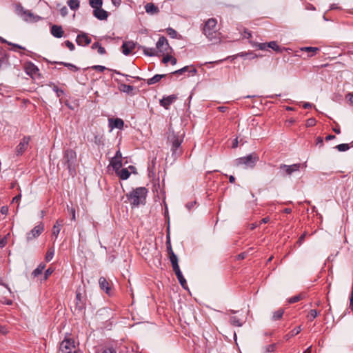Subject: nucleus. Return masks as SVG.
<instances>
[{"label":"nucleus","mask_w":353,"mask_h":353,"mask_svg":"<svg viewBox=\"0 0 353 353\" xmlns=\"http://www.w3.org/2000/svg\"><path fill=\"white\" fill-rule=\"evenodd\" d=\"M307 235V232H304L298 239L296 243L299 244V245H301L303 243V242L305 240V238Z\"/></svg>","instance_id":"obj_53"},{"label":"nucleus","mask_w":353,"mask_h":353,"mask_svg":"<svg viewBox=\"0 0 353 353\" xmlns=\"http://www.w3.org/2000/svg\"><path fill=\"white\" fill-rule=\"evenodd\" d=\"M53 90L56 92L57 97H59L61 94H63V90L61 89H59L57 86L54 85L53 86Z\"/></svg>","instance_id":"obj_49"},{"label":"nucleus","mask_w":353,"mask_h":353,"mask_svg":"<svg viewBox=\"0 0 353 353\" xmlns=\"http://www.w3.org/2000/svg\"><path fill=\"white\" fill-rule=\"evenodd\" d=\"M156 49H157V52L159 51V52H161L162 54H165V53L168 54V50L170 49V47L168 42V40L166 39V38L165 37H163V36L160 37V38L159 39V41L157 42Z\"/></svg>","instance_id":"obj_10"},{"label":"nucleus","mask_w":353,"mask_h":353,"mask_svg":"<svg viewBox=\"0 0 353 353\" xmlns=\"http://www.w3.org/2000/svg\"><path fill=\"white\" fill-rule=\"evenodd\" d=\"M110 164L116 172H117L122 166V161L121 159H116L115 158H112Z\"/></svg>","instance_id":"obj_26"},{"label":"nucleus","mask_w":353,"mask_h":353,"mask_svg":"<svg viewBox=\"0 0 353 353\" xmlns=\"http://www.w3.org/2000/svg\"><path fill=\"white\" fill-rule=\"evenodd\" d=\"M56 63H58V64L63 65L64 66L68 67L71 70H73V71H78L79 70V68L76 65H73L72 63H65V62H56Z\"/></svg>","instance_id":"obj_42"},{"label":"nucleus","mask_w":353,"mask_h":353,"mask_svg":"<svg viewBox=\"0 0 353 353\" xmlns=\"http://www.w3.org/2000/svg\"><path fill=\"white\" fill-rule=\"evenodd\" d=\"M345 99L350 105H353V93H347L345 96Z\"/></svg>","instance_id":"obj_50"},{"label":"nucleus","mask_w":353,"mask_h":353,"mask_svg":"<svg viewBox=\"0 0 353 353\" xmlns=\"http://www.w3.org/2000/svg\"><path fill=\"white\" fill-rule=\"evenodd\" d=\"M15 12L23 20L27 22H36L41 18L39 16L34 15L28 10H26L21 3L15 5Z\"/></svg>","instance_id":"obj_5"},{"label":"nucleus","mask_w":353,"mask_h":353,"mask_svg":"<svg viewBox=\"0 0 353 353\" xmlns=\"http://www.w3.org/2000/svg\"><path fill=\"white\" fill-rule=\"evenodd\" d=\"M76 42L79 46H87L91 43V39L86 33L82 32L77 35Z\"/></svg>","instance_id":"obj_14"},{"label":"nucleus","mask_w":353,"mask_h":353,"mask_svg":"<svg viewBox=\"0 0 353 353\" xmlns=\"http://www.w3.org/2000/svg\"><path fill=\"white\" fill-rule=\"evenodd\" d=\"M46 265L43 263H40L39 266L32 272V275L34 277H37L40 275L43 270L45 269Z\"/></svg>","instance_id":"obj_30"},{"label":"nucleus","mask_w":353,"mask_h":353,"mask_svg":"<svg viewBox=\"0 0 353 353\" xmlns=\"http://www.w3.org/2000/svg\"><path fill=\"white\" fill-rule=\"evenodd\" d=\"M316 144L320 145V146H322L323 145V139L321 137H318L316 138Z\"/></svg>","instance_id":"obj_63"},{"label":"nucleus","mask_w":353,"mask_h":353,"mask_svg":"<svg viewBox=\"0 0 353 353\" xmlns=\"http://www.w3.org/2000/svg\"><path fill=\"white\" fill-rule=\"evenodd\" d=\"M300 168L299 163H295L290 165H288L285 164H281L279 166L281 174L283 176L287 175H291L293 172L296 171H299Z\"/></svg>","instance_id":"obj_9"},{"label":"nucleus","mask_w":353,"mask_h":353,"mask_svg":"<svg viewBox=\"0 0 353 353\" xmlns=\"http://www.w3.org/2000/svg\"><path fill=\"white\" fill-rule=\"evenodd\" d=\"M60 12H61V14L63 17H65L68 14V8L65 6H64L61 9Z\"/></svg>","instance_id":"obj_59"},{"label":"nucleus","mask_w":353,"mask_h":353,"mask_svg":"<svg viewBox=\"0 0 353 353\" xmlns=\"http://www.w3.org/2000/svg\"><path fill=\"white\" fill-rule=\"evenodd\" d=\"M61 226L62 225L60 224L59 222H56V224L53 226L52 228V234L54 235L55 236H57L61 230Z\"/></svg>","instance_id":"obj_39"},{"label":"nucleus","mask_w":353,"mask_h":353,"mask_svg":"<svg viewBox=\"0 0 353 353\" xmlns=\"http://www.w3.org/2000/svg\"><path fill=\"white\" fill-rule=\"evenodd\" d=\"M166 74H156L153 77L148 79L147 83L148 85H152L159 82L162 78L165 77Z\"/></svg>","instance_id":"obj_29"},{"label":"nucleus","mask_w":353,"mask_h":353,"mask_svg":"<svg viewBox=\"0 0 353 353\" xmlns=\"http://www.w3.org/2000/svg\"><path fill=\"white\" fill-rule=\"evenodd\" d=\"M30 140V137H24L23 138L21 142L16 147V154L17 156L21 155L26 151L29 145Z\"/></svg>","instance_id":"obj_11"},{"label":"nucleus","mask_w":353,"mask_h":353,"mask_svg":"<svg viewBox=\"0 0 353 353\" xmlns=\"http://www.w3.org/2000/svg\"><path fill=\"white\" fill-rule=\"evenodd\" d=\"M145 12L148 14H154L159 12V8L153 3H148L145 6Z\"/></svg>","instance_id":"obj_21"},{"label":"nucleus","mask_w":353,"mask_h":353,"mask_svg":"<svg viewBox=\"0 0 353 353\" xmlns=\"http://www.w3.org/2000/svg\"><path fill=\"white\" fill-rule=\"evenodd\" d=\"M176 99H177V97L176 95L172 94V95L168 96L166 97H163V99H161L160 101V104L165 108L168 109V107L172 103H174Z\"/></svg>","instance_id":"obj_18"},{"label":"nucleus","mask_w":353,"mask_h":353,"mask_svg":"<svg viewBox=\"0 0 353 353\" xmlns=\"http://www.w3.org/2000/svg\"><path fill=\"white\" fill-rule=\"evenodd\" d=\"M52 272L53 270H52L51 268H48V270H46L45 272L44 279H47Z\"/></svg>","instance_id":"obj_56"},{"label":"nucleus","mask_w":353,"mask_h":353,"mask_svg":"<svg viewBox=\"0 0 353 353\" xmlns=\"http://www.w3.org/2000/svg\"><path fill=\"white\" fill-rule=\"evenodd\" d=\"M350 308L353 311V293L350 295Z\"/></svg>","instance_id":"obj_64"},{"label":"nucleus","mask_w":353,"mask_h":353,"mask_svg":"<svg viewBox=\"0 0 353 353\" xmlns=\"http://www.w3.org/2000/svg\"><path fill=\"white\" fill-rule=\"evenodd\" d=\"M89 3L94 10L101 8L103 4L102 0H90Z\"/></svg>","instance_id":"obj_32"},{"label":"nucleus","mask_w":353,"mask_h":353,"mask_svg":"<svg viewBox=\"0 0 353 353\" xmlns=\"http://www.w3.org/2000/svg\"><path fill=\"white\" fill-rule=\"evenodd\" d=\"M61 353H76L74 343L70 339H64L59 346Z\"/></svg>","instance_id":"obj_8"},{"label":"nucleus","mask_w":353,"mask_h":353,"mask_svg":"<svg viewBox=\"0 0 353 353\" xmlns=\"http://www.w3.org/2000/svg\"><path fill=\"white\" fill-rule=\"evenodd\" d=\"M117 174L119 176L120 179L122 180H126L129 178L130 173L127 168H123L119 170Z\"/></svg>","instance_id":"obj_27"},{"label":"nucleus","mask_w":353,"mask_h":353,"mask_svg":"<svg viewBox=\"0 0 353 353\" xmlns=\"http://www.w3.org/2000/svg\"><path fill=\"white\" fill-rule=\"evenodd\" d=\"M259 158L256 155L250 154L246 157L239 158L236 160L237 165H243L245 168H252L255 166Z\"/></svg>","instance_id":"obj_7"},{"label":"nucleus","mask_w":353,"mask_h":353,"mask_svg":"<svg viewBox=\"0 0 353 353\" xmlns=\"http://www.w3.org/2000/svg\"><path fill=\"white\" fill-rule=\"evenodd\" d=\"M26 72L28 75L32 76L37 74L39 69L34 64L29 63L26 66Z\"/></svg>","instance_id":"obj_23"},{"label":"nucleus","mask_w":353,"mask_h":353,"mask_svg":"<svg viewBox=\"0 0 353 353\" xmlns=\"http://www.w3.org/2000/svg\"><path fill=\"white\" fill-rule=\"evenodd\" d=\"M318 314L316 310H311L307 317L309 321H312L317 316Z\"/></svg>","instance_id":"obj_45"},{"label":"nucleus","mask_w":353,"mask_h":353,"mask_svg":"<svg viewBox=\"0 0 353 353\" xmlns=\"http://www.w3.org/2000/svg\"><path fill=\"white\" fill-rule=\"evenodd\" d=\"M301 331V326H299V327L294 328V330H292L289 334H286L285 336V338L286 340H288L290 337L299 334Z\"/></svg>","instance_id":"obj_36"},{"label":"nucleus","mask_w":353,"mask_h":353,"mask_svg":"<svg viewBox=\"0 0 353 353\" xmlns=\"http://www.w3.org/2000/svg\"><path fill=\"white\" fill-rule=\"evenodd\" d=\"M248 55H252V58H256L257 57V55L253 54L252 52H241V53L238 54L239 57H243V58H245Z\"/></svg>","instance_id":"obj_48"},{"label":"nucleus","mask_w":353,"mask_h":353,"mask_svg":"<svg viewBox=\"0 0 353 353\" xmlns=\"http://www.w3.org/2000/svg\"><path fill=\"white\" fill-rule=\"evenodd\" d=\"M190 67L189 66H185L179 70H177L176 71H174L172 72L171 74H183V73H185V72H188L190 73H192V75L196 74L197 72V70L196 68H193L192 70H189Z\"/></svg>","instance_id":"obj_22"},{"label":"nucleus","mask_w":353,"mask_h":353,"mask_svg":"<svg viewBox=\"0 0 353 353\" xmlns=\"http://www.w3.org/2000/svg\"><path fill=\"white\" fill-rule=\"evenodd\" d=\"M301 299H302V296L301 294L296 295V296H294L290 298L288 300V303H294L299 301Z\"/></svg>","instance_id":"obj_47"},{"label":"nucleus","mask_w":353,"mask_h":353,"mask_svg":"<svg viewBox=\"0 0 353 353\" xmlns=\"http://www.w3.org/2000/svg\"><path fill=\"white\" fill-rule=\"evenodd\" d=\"M54 254V248H50L46 252V257H45L46 261L48 262L50 260H52V259L53 258Z\"/></svg>","instance_id":"obj_41"},{"label":"nucleus","mask_w":353,"mask_h":353,"mask_svg":"<svg viewBox=\"0 0 353 353\" xmlns=\"http://www.w3.org/2000/svg\"><path fill=\"white\" fill-rule=\"evenodd\" d=\"M87 296L85 292L78 288L76 291L74 312L81 313L85 310Z\"/></svg>","instance_id":"obj_6"},{"label":"nucleus","mask_w":353,"mask_h":353,"mask_svg":"<svg viewBox=\"0 0 353 353\" xmlns=\"http://www.w3.org/2000/svg\"><path fill=\"white\" fill-rule=\"evenodd\" d=\"M68 5L71 10H76L79 7V0H68Z\"/></svg>","instance_id":"obj_34"},{"label":"nucleus","mask_w":353,"mask_h":353,"mask_svg":"<svg viewBox=\"0 0 353 353\" xmlns=\"http://www.w3.org/2000/svg\"><path fill=\"white\" fill-rule=\"evenodd\" d=\"M276 344L272 343L268 345L263 348V353H271L276 351Z\"/></svg>","instance_id":"obj_33"},{"label":"nucleus","mask_w":353,"mask_h":353,"mask_svg":"<svg viewBox=\"0 0 353 353\" xmlns=\"http://www.w3.org/2000/svg\"><path fill=\"white\" fill-rule=\"evenodd\" d=\"M247 256V254L245 252H242L239 254L236 257L238 260H243Z\"/></svg>","instance_id":"obj_61"},{"label":"nucleus","mask_w":353,"mask_h":353,"mask_svg":"<svg viewBox=\"0 0 353 353\" xmlns=\"http://www.w3.org/2000/svg\"><path fill=\"white\" fill-rule=\"evenodd\" d=\"M230 322L234 326L241 327L243 325L241 320L237 316H234L230 317Z\"/></svg>","instance_id":"obj_37"},{"label":"nucleus","mask_w":353,"mask_h":353,"mask_svg":"<svg viewBox=\"0 0 353 353\" xmlns=\"http://www.w3.org/2000/svg\"><path fill=\"white\" fill-rule=\"evenodd\" d=\"M171 58H172L171 55L167 54L166 56H164V57L162 59V61L163 63L166 64L167 63H168L170 61Z\"/></svg>","instance_id":"obj_57"},{"label":"nucleus","mask_w":353,"mask_h":353,"mask_svg":"<svg viewBox=\"0 0 353 353\" xmlns=\"http://www.w3.org/2000/svg\"><path fill=\"white\" fill-rule=\"evenodd\" d=\"M283 314H284V310L283 309L281 308V309L275 311L273 313V315H272V321H278V320L281 319L282 318Z\"/></svg>","instance_id":"obj_31"},{"label":"nucleus","mask_w":353,"mask_h":353,"mask_svg":"<svg viewBox=\"0 0 353 353\" xmlns=\"http://www.w3.org/2000/svg\"><path fill=\"white\" fill-rule=\"evenodd\" d=\"M65 45L67 48H69L70 51H73L74 50V45L70 41L67 40L65 41Z\"/></svg>","instance_id":"obj_51"},{"label":"nucleus","mask_w":353,"mask_h":353,"mask_svg":"<svg viewBox=\"0 0 353 353\" xmlns=\"http://www.w3.org/2000/svg\"><path fill=\"white\" fill-rule=\"evenodd\" d=\"M133 90L134 87L130 85L123 83L120 85V90L128 94L132 92Z\"/></svg>","instance_id":"obj_35"},{"label":"nucleus","mask_w":353,"mask_h":353,"mask_svg":"<svg viewBox=\"0 0 353 353\" xmlns=\"http://www.w3.org/2000/svg\"><path fill=\"white\" fill-rule=\"evenodd\" d=\"M109 125L111 128L122 129L124 125V122L121 119H109Z\"/></svg>","instance_id":"obj_20"},{"label":"nucleus","mask_w":353,"mask_h":353,"mask_svg":"<svg viewBox=\"0 0 353 353\" xmlns=\"http://www.w3.org/2000/svg\"><path fill=\"white\" fill-rule=\"evenodd\" d=\"M8 63V58L4 54H0V69L6 66Z\"/></svg>","instance_id":"obj_38"},{"label":"nucleus","mask_w":353,"mask_h":353,"mask_svg":"<svg viewBox=\"0 0 353 353\" xmlns=\"http://www.w3.org/2000/svg\"><path fill=\"white\" fill-rule=\"evenodd\" d=\"M316 123V121L314 119H309L307 121V126H313Z\"/></svg>","instance_id":"obj_58"},{"label":"nucleus","mask_w":353,"mask_h":353,"mask_svg":"<svg viewBox=\"0 0 353 353\" xmlns=\"http://www.w3.org/2000/svg\"><path fill=\"white\" fill-rule=\"evenodd\" d=\"M97 50H98L99 54H104L106 52L105 49L103 47H102L101 45L98 48Z\"/></svg>","instance_id":"obj_60"},{"label":"nucleus","mask_w":353,"mask_h":353,"mask_svg":"<svg viewBox=\"0 0 353 353\" xmlns=\"http://www.w3.org/2000/svg\"><path fill=\"white\" fill-rule=\"evenodd\" d=\"M21 194L19 193V194H17L12 199V203H18L19 202V201L21 200Z\"/></svg>","instance_id":"obj_55"},{"label":"nucleus","mask_w":353,"mask_h":353,"mask_svg":"<svg viewBox=\"0 0 353 353\" xmlns=\"http://www.w3.org/2000/svg\"><path fill=\"white\" fill-rule=\"evenodd\" d=\"M252 46L258 47L260 50H265L266 48V47L268 46V43H253Z\"/></svg>","instance_id":"obj_52"},{"label":"nucleus","mask_w":353,"mask_h":353,"mask_svg":"<svg viewBox=\"0 0 353 353\" xmlns=\"http://www.w3.org/2000/svg\"><path fill=\"white\" fill-rule=\"evenodd\" d=\"M268 47L272 48L276 52H281L280 47L277 45L276 41H270L268 43Z\"/></svg>","instance_id":"obj_44"},{"label":"nucleus","mask_w":353,"mask_h":353,"mask_svg":"<svg viewBox=\"0 0 353 353\" xmlns=\"http://www.w3.org/2000/svg\"><path fill=\"white\" fill-rule=\"evenodd\" d=\"M93 15L99 20H105L108 17V12L101 8L94 10Z\"/></svg>","instance_id":"obj_19"},{"label":"nucleus","mask_w":353,"mask_h":353,"mask_svg":"<svg viewBox=\"0 0 353 353\" xmlns=\"http://www.w3.org/2000/svg\"><path fill=\"white\" fill-rule=\"evenodd\" d=\"M43 230V226L42 225H38L34 227L30 232L27 234V240L31 241L34 238L39 236Z\"/></svg>","instance_id":"obj_13"},{"label":"nucleus","mask_w":353,"mask_h":353,"mask_svg":"<svg viewBox=\"0 0 353 353\" xmlns=\"http://www.w3.org/2000/svg\"><path fill=\"white\" fill-rule=\"evenodd\" d=\"M172 269H173V271L174 272V273L176 276V278H177L179 283L181 284V285L184 289H187L188 288L187 281H186L185 279L184 278V276H183V274L179 268V265H177L172 266Z\"/></svg>","instance_id":"obj_12"},{"label":"nucleus","mask_w":353,"mask_h":353,"mask_svg":"<svg viewBox=\"0 0 353 353\" xmlns=\"http://www.w3.org/2000/svg\"><path fill=\"white\" fill-rule=\"evenodd\" d=\"M145 55L148 57H154L157 55V50L154 48H147L145 46L141 47Z\"/></svg>","instance_id":"obj_25"},{"label":"nucleus","mask_w":353,"mask_h":353,"mask_svg":"<svg viewBox=\"0 0 353 353\" xmlns=\"http://www.w3.org/2000/svg\"><path fill=\"white\" fill-rule=\"evenodd\" d=\"M167 34L171 37V38H176L177 36V32L175 30H174L172 28H168L166 29Z\"/></svg>","instance_id":"obj_46"},{"label":"nucleus","mask_w":353,"mask_h":353,"mask_svg":"<svg viewBox=\"0 0 353 353\" xmlns=\"http://www.w3.org/2000/svg\"><path fill=\"white\" fill-rule=\"evenodd\" d=\"M135 43L132 41H124L121 48H122V52L125 55H129L131 52L135 48Z\"/></svg>","instance_id":"obj_15"},{"label":"nucleus","mask_w":353,"mask_h":353,"mask_svg":"<svg viewBox=\"0 0 353 353\" xmlns=\"http://www.w3.org/2000/svg\"><path fill=\"white\" fill-rule=\"evenodd\" d=\"M301 51L307 52L308 54L307 57H312L318 52L320 49L316 47H303L300 49Z\"/></svg>","instance_id":"obj_24"},{"label":"nucleus","mask_w":353,"mask_h":353,"mask_svg":"<svg viewBox=\"0 0 353 353\" xmlns=\"http://www.w3.org/2000/svg\"><path fill=\"white\" fill-rule=\"evenodd\" d=\"M61 164L67 168L71 176H74L76 174V168L78 165L76 152L72 149L66 150L61 160Z\"/></svg>","instance_id":"obj_1"},{"label":"nucleus","mask_w":353,"mask_h":353,"mask_svg":"<svg viewBox=\"0 0 353 353\" xmlns=\"http://www.w3.org/2000/svg\"><path fill=\"white\" fill-rule=\"evenodd\" d=\"M0 333L3 334H6L8 333V329L3 325H0Z\"/></svg>","instance_id":"obj_62"},{"label":"nucleus","mask_w":353,"mask_h":353,"mask_svg":"<svg viewBox=\"0 0 353 353\" xmlns=\"http://www.w3.org/2000/svg\"><path fill=\"white\" fill-rule=\"evenodd\" d=\"M50 33L55 38H61L64 34V31L61 26L52 25L50 28Z\"/></svg>","instance_id":"obj_17"},{"label":"nucleus","mask_w":353,"mask_h":353,"mask_svg":"<svg viewBox=\"0 0 353 353\" xmlns=\"http://www.w3.org/2000/svg\"><path fill=\"white\" fill-rule=\"evenodd\" d=\"M99 283L100 288L102 290H104L106 294L110 295V292H111V287H110V282L108 281H107V279L105 277L101 276L99 279Z\"/></svg>","instance_id":"obj_16"},{"label":"nucleus","mask_w":353,"mask_h":353,"mask_svg":"<svg viewBox=\"0 0 353 353\" xmlns=\"http://www.w3.org/2000/svg\"><path fill=\"white\" fill-rule=\"evenodd\" d=\"M92 68L94 70H96L97 71H99V72H103L105 70H106V68L105 66H103V65H94L92 67Z\"/></svg>","instance_id":"obj_54"},{"label":"nucleus","mask_w":353,"mask_h":353,"mask_svg":"<svg viewBox=\"0 0 353 353\" xmlns=\"http://www.w3.org/2000/svg\"><path fill=\"white\" fill-rule=\"evenodd\" d=\"M216 25V20L211 18L205 22L203 29V32L206 37L214 43H216L219 40V33H217L215 30Z\"/></svg>","instance_id":"obj_3"},{"label":"nucleus","mask_w":353,"mask_h":353,"mask_svg":"<svg viewBox=\"0 0 353 353\" xmlns=\"http://www.w3.org/2000/svg\"><path fill=\"white\" fill-rule=\"evenodd\" d=\"M335 148H336L340 152H345L349 150L350 146L347 143H341L339 145H337Z\"/></svg>","instance_id":"obj_43"},{"label":"nucleus","mask_w":353,"mask_h":353,"mask_svg":"<svg viewBox=\"0 0 353 353\" xmlns=\"http://www.w3.org/2000/svg\"><path fill=\"white\" fill-rule=\"evenodd\" d=\"M168 255H169V258H170L172 266L179 265L178 264V258L174 252H172L171 254H168Z\"/></svg>","instance_id":"obj_40"},{"label":"nucleus","mask_w":353,"mask_h":353,"mask_svg":"<svg viewBox=\"0 0 353 353\" xmlns=\"http://www.w3.org/2000/svg\"><path fill=\"white\" fill-rule=\"evenodd\" d=\"M148 190L145 188L140 187L133 190L129 194H126L128 199L130 201L131 205L133 206H138L140 204H143Z\"/></svg>","instance_id":"obj_2"},{"label":"nucleus","mask_w":353,"mask_h":353,"mask_svg":"<svg viewBox=\"0 0 353 353\" xmlns=\"http://www.w3.org/2000/svg\"><path fill=\"white\" fill-rule=\"evenodd\" d=\"M168 140L172 144L171 151L172 152V155L174 157L179 156L181 153L180 146L183 142V134L178 135L176 134L173 131H170Z\"/></svg>","instance_id":"obj_4"},{"label":"nucleus","mask_w":353,"mask_h":353,"mask_svg":"<svg viewBox=\"0 0 353 353\" xmlns=\"http://www.w3.org/2000/svg\"><path fill=\"white\" fill-rule=\"evenodd\" d=\"M168 225L167 228L168 235H167V241H166V248H167L168 254H171V253L174 252L172 248L170 239V225H169L170 222H168Z\"/></svg>","instance_id":"obj_28"}]
</instances>
